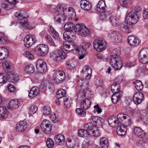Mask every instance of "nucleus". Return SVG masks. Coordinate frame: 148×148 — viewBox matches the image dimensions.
I'll return each mask as SVG.
<instances>
[{
    "mask_svg": "<svg viewBox=\"0 0 148 148\" xmlns=\"http://www.w3.org/2000/svg\"><path fill=\"white\" fill-rule=\"evenodd\" d=\"M55 140L57 144L61 145L65 142L64 136L61 134H59L56 136L55 138Z\"/></svg>",
    "mask_w": 148,
    "mask_h": 148,
    "instance_id": "bb28decb",
    "label": "nucleus"
},
{
    "mask_svg": "<svg viewBox=\"0 0 148 148\" xmlns=\"http://www.w3.org/2000/svg\"><path fill=\"white\" fill-rule=\"evenodd\" d=\"M42 112L43 115L48 116L51 114V111L50 108L47 106L44 107Z\"/></svg>",
    "mask_w": 148,
    "mask_h": 148,
    "instance_id": "8fccbe9b",
    "label": "nucleus"
},
{
    "mask_svg": "<svg viewBox=\"0 0 148 148\" xmlns=\"http://www.w3.org/2000/svg\"><path fill=\"white\" fill-rule=\"evenodd\" d=\"M78 135L79 137H84L86 139H88L90 136L89 132H88L85 129H82L78 130Z\"/></svg>",
    "mask_w": 148,
    "mask_h": 148,
    "instance_id": "473e14b6",
    "label": "nucleus"
},
{
    "mask_svg": "<svg viewBox=\"0 0 148 148\" xmlns=\"http://www.w3.org/2000/svg\"><path fill=\"white\" fill-rule=\"evenodd\" d=\"M74 30L78 35L82 36H86L89 34V31L88 28L82 25H77Z\"/></svg>",
    "mask_w": 148,
    "mask_h": 148,
    "instance_id": "1a4fd4ad",
    "label": "nucleus"
},
{
    "mask_svg": "<svg viewBox=\"0 0 148 148\" xmlns=\"http://www.w3.org/2000/svg\"><path fill=\"white\" fill-rule=\"evenodd\" d=\"M128 43L132 46H134L139 43V41L137 38L134 36H129L127 39Z\"/></svg>",
    "mask_w": 148,
    "mask_h": 148,
    "instance_id": "cd10ccee",
    "label": "nucleus"
},
{
    "mask_svg": "<svg viewBox=\"0 0 148 148\" xmlns=\"http://www.w3.org/2000/svg\"><path fill=\"white\" fill-rule=\"evenodd\" d=\"M83 77L86 79H89L92 75V69L87 65L84 66L81 72Z\"/></svg>",
    "mask_w": 148,
    "mask_h": 148,
    "instance_id": "f8f14e48",
    "label": "nucleus"
},
{
    "mask_svg": "<svg viewBox=\"0 0 148 148\" xmlns=\"http://www.w3.org/2000/svg\"><path fill=\"white\" fill-rule=\"evenodd\" d=\"M39 92L38 88L36 87H34L30 89L29 97L31 99L34 98L38 95Z\"/></svg>",
    "mask_w": 148,
    "mask_h": 148,
    "instance_id": "b1692460",
    "label": "nucleus"
},
{
    "mask_svg": "<svg viewBox=\"0 0 148 148\" xmlns=\"http://www.w3.org/2000/svg\"><path fill=\"white\" fill-rule=\"evenodd\" d=\"M16 16L20 21L21 25L23 27H26L28 25L26 18L23 16L21 12L18 11L16 13Z\"/></svg>",
    "mask_w": 148,
    "mask_h": 148,
    "instance_id": "2eb2a0df",
    "label": "nucleus"
},
{
    "mask_svg": "<svg viewBox=\"0 0 148 148\" xmlns=\"http://www.w3.org/2000/svg\"><path fill=\"white\" fill-rule=\"evenodd\" d=\"M139 55L148 57V48H145L142 49L140 51Z\"/></svg>",
    "mask_w": 148,
    "mask_h": 148,
    "instance_id": "338daca9",
    "label": "nucleus"
},
{
    "mask_svg": "<svg viewBox=\"0 0 148 148\" xmlns=\"http://www.w3.org/2000/svg\"><path fill=\"white\" fill-rule=\"evenodd\" d=\"M124 110L127 114L122 113H119L117 115V118L120 123L124 124L125 126H127L131 123L130 116L132 115V112L129 106L126 107Z\"/></svg>",
    "mask_w": 148,
    "mask_h": 148,
    "instance_id": "f03ea898",
    "label": "nucleus"
},
{
    "mask_svg": "<svg viewBox=\"0 0 148 148\" xmlns=\"http://www.w3.org/2000/svg\"><path fill=\"white\" fill-rule=\"evenodd\" d=\"M8 80V77L5 74L2 73H0V85H3Z\"/></svg>",
    "mask_w": 148,
    "mask_h": 148,
    "instance_id": "ea45409f",
    "label": "nucleus"
},
{
    "mask_svg": "<svg viewBox=\"0 0 148 148\" xmlns=\"http://www.w3.org/2000/svg\"><path fill=\"white\" fill-rule=\"evenodd\" d=\"M63 47L65 50L69 51L74 49L75 45L72 42L69 41L64 43Z\"/></svg>",
    "mask_w": 148,
    "mask_h": 148,
    "instance_id": "5701e85b",
    "label": "nucleus"
},
{
    "mask_svg": "<svg viewBox=\"0 0 148 148\" xmlns=\"http://www.w3.org/2000/svg\"><path fill=\"white\" fill-rule=\"evenodd\" d=\"M66 57V53L62 50L55 51L51 54L52 58L57 62H60L62 60L64 59Z\"/></svg>",
    "mask_w": 148,
    "mask_h": 148,
    "instance_id": "6e6552de",
    "label": "nucleus"
},
{
    "mask_svg": "<svg viewBox=\"0 0 148 148\" xmlns=\"http://www.w3.org/2000/svg\"><path fill=\"white\" fill-rule=\"evenodd\" d=\"M120 29L121 32L126 34L130 33V31L127 26L125 23L121 24L120 26Z\"/></svg>",
    "mask_w": 148,
    "mask_h": 148,
    "instance_id": "79ce46f5",
    "label": "nucleus"
},
{
    "mask_svg": "<svg viewBox=\"0 0 148 148\" xmlns=\"http://www.w3.org/2000/svg\"><path fill=\"white\" fill-rule=\"evenodd\" d=\"M36 42V38L34 35H27L24 39L25 46L27 47H30L33 43Z\"/></svg>",
    "mask_w": 148,
    "mask_h": 148,
    "instance_id": "9d476101",
    "label": "nucleus"
},
{
    "mask_svg": "<svg viewBox=\"0 0 148 148\" xmlns=\"http://www.w3.org/2000/svg\"><path fill=\"white\" fill-rule=\"evenodd\" d=\"M27 127V123L25 121H21L17 124L16 126V130L18 132H22L25 130Z\"/></svg>",
    "mask_w": 148,
    "mask_h": 148,
    "instance_id": "aec40b11",
    "label": "nucleus"
},
{
    "mask_svg": "<svg viewBox=\"0 0 148 148\" xmlns=\"http://www.w3.org/2000/svg\"><path fill=\"white\" fill-rule=\"evenodd\" d=\"M69 39L70 41L72 42L75 40L76 39L75 34L73 32H69Z\"/></svg>",
    "mask_w": 148,
    "mask_h": 148,
    "instance_id": "13d9d810",
    "label": "nucleus"
},
{
    "mask_svg": "<svg viewBox=\"0 0 148 148\" xmlns=\"http://www.w3.org/2000/svg\"><path fill=\"white\" fill-rule=\"evenodd\" d=\"M124 124L120 123L116 129L117 134L120 136L125 135L126 132V129Z\"/></svg>",
    "mask_w": 148,
    "mask_h": 148,
    "instance_id": "412c9836",
    "label": "nucleus"
},
{
    "mask_svg": "<svg viewBox=\"0 0 148 148\" xmlns=\"http://www.w3.org/2000/svg\"><path fill=\"white\" fill-rule=\"evenodd\" d=\"M46 143V145L48 148H52L54 146L53 141L51 138H47Z\"/></svg>",
    "mask_w": 148,
    "mask_h": 148,
    "instance_id": "6e6d98bb",
    "label": "nucleus"
},
{
    "mask_svg": "<svg viewBox=\"0 0 148 148\" xmlns=\"http://www.w3.org/2000/svg\"><path fill=\"white\" fill-rule=\"evenodd\" d=\"M65 13L64 16H69L71 18H73L76 16L75 12H74L71 8H66L65 9Z\"/></svg>",
    "mask_w": 148,
    "mask_h": 148,
    "instance_id": "393cba45",
    "label": "nucleus"
},
{
    "mask_svg": "<svg viewBox=\"0 0 148 148\" xmlns=\"http://www.w3.org/2000/svg\"><path fill=\"white\" fill-rule=\"evenodd\" d=\"M90 141L88 140H85L83 142L82 145V148H88L90 145Z\"/></svg>",
    "mask_w": 148,
    "mask_h": 148,
    "instance_id": "774afa93",
    "label": "nucleus"
},
{
    "mask_svg": "<svg viewBox=\"0 0 148 148\" xmlns=\"http://www.w3.org/2000/svg\"><path fill=\"white\" fill-rule=\"evenodd\" d=\"M64 16L62 14H58L55 17V20L57 22L60 23L61 20L64 18Z\"/></svg>",
    "mask_w": 148,
    "mask_h": 148,
    "instance_id": "69168bd1",
    "label": "nucleus"
},
{
    "mask_svg": "<svg viewBox=\"0 0 148 148\" xmlns=\"http://www.w3.org/2000/svg\"><path fill=\"white\" fill-rule=\"evenodd\" d=\"M95 127L96 126H95L92 123L90 122L85 124L84 129L87 131L89 133L90 136L91 132L93 130Z\"/></svg>",
    "mask_w": 148,
    "mask_h": 148,
    "instance_id": "e433bc0d",
    "label": "nucleus"
},
{
    "mask_svg": "<svg viewBox=\"0 0 148 148\" xmlns=\"http://www.w3.org/2000/svg\"><path fill=\"white\" fill-rule=\"evenodd\" d=\"M51 33L53 37L55 39H58L59 36L58 33L51 26L49 27Z\"/></svg>",
    "mask_w": 148,
    "mask_h": 148,
    "instance_id": "09e8293b",
    "label": "nucleus"
},
{
    "mask_svg": "<svg viewBox=\"0 0 148 148\" xmlns=\"http://www.w3.org/2000/svg\"><path fill=\"white\" fill-rule=\"evenodd\" d=\"M8 55V51L6 48L0 47V60H2L7 57Z\"/></svg>",
    "mask_w": 148,
    "mask_h": 148,
    "instance_id": "7c9ffc66",
    "label": "nucleus"
},
{
    "mask_svg": "<svg viewBox=\"0 0 148 148\" xmlns=\"http://www.w3.org/2000/svg\"><path fill=\"white\" fill-rule=\"evenodd\" d=\"M136 88L138 91L141 90L143 88V85L141 81L139 80H136L134 83Z\"/></svg>",
    "mask_w": 148,
    "mask_h": 148,
    "instance_id": "c03bdc74",
    "label": "nucleus"
},
{
    "mask_svg": "<svg viewBox=\"0 0 148 148\" xmlns=\"http://www.w3.org/2000/svg\"><path fill=\"white\" fill-rule=\"evenodd\" d=\"M37 110V107L35 105H33L31 107L29 113L31 114H34L36 113Z\"/></svg>",
    "mask_w": 148,
    "mask_h": 148,
    "instance_id": "0e129e2a",
    "label": "nucleus"
},
{
    "mask_svg": "<svg viewBox=\"0 0 148 148\" xmlns=\"http://www.w3.org/2000/svg\"><path fill=\"white\" fill-rule=\"evenodd\" d=\"M89 121L95 126L99 127L102 126L103 119L97 116H92L89 119Z\"/></svg>",
    "mask_w": 148,
    "mask_h": 148,
    "instance_id": "ddd939ff",
    "label": "nucleus"
},
{
    "mask_svg": "<svg viewBox=\"0 0 148 148\" xmlns=\"http://www.w3.org/2000/svg\"><path fill=\"white\" fill-rule=\"evenodd\" d=\"M120 50L116 49L112 51L110 53V63L116 70L120 69L122 66V62L120 57Z\"/></svg>",
    "mask_w": 148,
    "mask_h": 148,
    "instance_id": "f257e3e1",
    "label": "nucleus"
},
{
    "mask_svg": "<svg viewBox=\"0 0 148 148\" xmlns=\"http://www.w3.org/2000/svg\"><path fill=\"white\" fill-rule=\"evenodd\" d=\"M100 145L101 148H108L109 146L108 140L105 137H102L100 138Z\"/></svg>",
    "mask_w": 148,
    "mask_h": 148,
    "instance_id": "f704fd0d",
    "label": "nucleus"
},
{
    "mask_svg": "<svg viewBox=\"0 0 148 148\" xmlns=\"http://www.w3.org/2000/svg\"><path fill=\"white\" fill-rule=\"evenodd\" d=\"M110 38L111 39L114 40L117 42H120L121 40L119 33L117 31L113 32L111 33Z\"/></svg>",
    "mask_w": 148,
    "mask_h": 148,
    "instance_id": "2f4dec72",
    "label": "nucleus"
},
{
    "mask_svg": "<svg viewBox=\"0 0 148 148\" xmlns=\"http://www.w3.org/2000/svg\"><path fill=\"white\" fill-rule=\"evenodd\" d=\"M65 94V90L62 89H60L57 92L56 97L58 99H60L64 97Z\"/></svg>",
    "mask_w": 148,
    "mask_h": 148,
    "instance_id": "49530a36",
    "label": "nucleus"
},
{
    "mask_svg": "<svg viewBox=\"0 0 148 148\" xmlns=\"http://www.w3.org/2000/svg\"><path fill=\"white\" fill-rule=\"evenodd\" d=\"M75 27L74 24L71 22H68L64 25V28L66 31L70 32L73 31Z\"/></svg>",
    "mask_w": 148,
    "mask_h": 148,
    "instance_id": "4c0bfd02",
    "label": "nucleus"
},
{
    "mask_svg": "<svg viewBox=\"0 0 148 148\" xmlns=\"http://www.w3.org/2000/svg\"><path fill=\"white\" fill-rule=\"evenodd\" d=\"M121 92L116 93L114 94L112 96L111 100L114 104H116L121 96Z\"/></svg>",
    "mask_w": 148,
    "mask_h": 148,
    "instance_id": "c9c22d12",
    "label": "nucleus"
},
{
    "mask_svg": "<svg viewBox=\"0 0 148 148\" xmlns=\"http://www.w3.org/2000/svg\"><path fill=\"white\" fill-rule=\"evenodd\" d=\"M75 61H70L67 62L66 64L67 68L70 69H73L75 67Z\"/></svg>",
    "mask_w": 148,
    "mask_h": 148,
    "instance_id": "de8ad7c7",
    "label": "nucleus"
},
{
    "mask_svg": "<svg viewBox=\"0 0 148 148\" xmlns=\"http://www.w3.org/2000/svg\"><path fill=\"white\" fill-rule=\"evenodd\" d=\"M80 6L81 9L86 11H88L92 8L91 3L86 0H82L80 2Z\"/></svg>",
    "mask_w": 148,
    "mask_h": 148,
    "instance_id": "a211bd4d",
    "label": "nucleus"
},
{
    "mask_svg": "<svg viewBox=\"0 0 148 148\" xmlns=\"http://www.w3.org/2000/svg\"><path fill=\"white\" fill-rule=\"evenodd\" d=\"M45 38L47 41V42L50 45H51L54 46H56L53 40L50 36L48 35H46L45 37Z\"/></svg>",
    "mask_w": 148,
    "mask_h": 148,
    "instance_id": "4d7b16f0",
    "label": "nucleus"
},
{
    "mask_svg": "<svg viewBox=\"0 0 148 148\" xmlns=\"http://www.w3.org/2000/svg\"><path fill=\"white\" fill-rule=\"evenodd\" d=\"M93 46L95 51L100 52L106 49V43L105 40L102 39H97L94 42Z\"/></svg>",
    "mask_w": 148,
    "mask_h": 148,
    "instance_id": "39448f33",
    "label": "nucleus"
},
{
    "mask_svg": "<svg viewBox=\"0 0 148 148\" xmlns=\"http://www.w3.org/2000/svg\"><path fill=\"white\" fill-rule=\"evenodd\" d=\"M106 6L105 1L101 0L99 1L97 6V9L98 11L101 13H104L106 12Z\"/></svg>",
    "mask_w": 148,
    "mask_h": 148,
    "instance_id": "6ab92c4d",
    "label": "nucleus"
},
{
    "mask_svg": "<svg viewBox=\"0 0 148 148\" xmlns=\"http://www.w3.org/2000/svg\"><path fill=\"white\" fill-rule=\"evenodd\" d=\"M141 119L144 123L148 124V113H143L141 117Z\"/></svg>",
    "mask_w": 148,
    "mask_h": 148,
    "instance_id": "bf43d9fd",
    "label": "nucleus"
},
{
    "mask_svg": "<svg viewBox=\"0 0 148 148\" xmlns=\"http://www.w3.org/2000/svg\"><path fill=\"white\" fill-rule=\"evenodd\" d=\"M91 104L90 101L86 98L83 99L80 103L81 107L85 110L88 109L90 107Z\"/></svg>",
    "mask_w": 148,
    "mask_h": 148,
    "instance_id": "c85d7f7f",
    "label": "nucleus"
},
{
    "mask_svg": "<svg viewBox=\"0 0 148 148\" xmlns=\"http://www.w3.org/2000/svg\"><path fill=\"white\" fill-rule=\"evenodd\" d=\"M76 113L78 115L83 117H84L86 115V113L82 109L78 108L75 110Z\"/></svg>",
    "mask_w": 148,
    "mask_h": 148,
    "instance_id": "680f3d73",
    "label": "nucleus"
},
{
    "mask_svg": "<svg viewBox=\"0 0 148 148\" xmlns=\"http://www.w3.org/2000/svg\"><path fill=\"white\" fill-rule=\"evenodd\" d=\"M134 133L136 136L140 138H143L145 134L143 130L139 127H135L134 130Z\"/></svg>",
    "mask_w": 148,
    "mask_h": 148,
    "instance_id": "c756f323",
    "label": "nucleus"
},
{
    "mask_svg": "<svg viewBox=\"0 0 148 148\" xmlns=\"http://www.w3.org/2000/svg\"><path fill=\"white\" fill-rule=\"evenodd\" d=\"M41 127L42 130L45 133L47 134H50L52 130V125L48 123V121L45 120L43 121L41 123Z\"/></svg>",
    "mask_w": 148,
    "mask_h": 148,
    "instance_id": "9b49d317",
    "label": "nucleus"
},
{
    "mask_svg": "<svg viewBox=\"0 0 148 148\" xmlns=\"http://www.w3.org/2000/svg\"><path fill=\"white\" fill-rule=\"evenodd\" d=\"M65 77V73L62 70H59L53 71V79L57 84L62 83L64 81Z\"/></svg>",
    "mask_w": 148,
    "mask_h": 148,
    "instance_id": "20e7f679",
    "label": "nucleus"
},
{
    "mask_svg": "<svg viewBox=\"0 0 148 148\" xmlns=\"http://www.w3.org/2000/svg\"><path fill=\"white\" fill-rule=\"evenodd\" d=\"M138 20V17L136 12H131L128 14L125 18L127 24L131 25L136 23Z\"/></svg>",
    "mask_w": 148,
    "mask_h": 148,
    "instance_id": "0eeeda50",
    "label": "nucleus"
},
{
    "mask_svg": "<svg viewBox=\"0 0 148 148\" xmlns=\"http://www.w3.org/2000/svg\"><path fill=\"white\" fill-rule=\"evenodd\" d=\"M36 67L40 72H46L47 70V65L45 62L41 59L38 60L36 63Z\"/></svg>",
    "mask_w": 148,
    "mask_h": 148,
    "instance_id": "f3484780",
    "label": "nucleus"
},
{
    "mask_svg": "<svg viewBox=\"0 0 148 148\" xmlns=\"http://www.w3.org/2000/svg\"><path fill=\"white\" fill-rule=\"evenodd\" d=\"M78 84L81 87V89L77 94L78 98H84L86 96V95L90 92V91L88 90V83L87 81L80 80L79 81Z\"/></svg>",
    "mask_w": 148,
    "mask_h": 148,
    "instance_id": "7ed1b4c3",
    "label": "nucleus"
},
{
    "mask_svg": "<svg viewBox=\"0 0 148 148\" xmlns=\"http://www.w3.org/2000/svg\"><path fill=\"white\" fill-rule=\"evenodd\" d=\"M57 7L56 11L57 12H60L62 13L63 12V15L65 14V9L66 8L65 5L64 4H59Z\"/></svg>",
    "mask_w": 148,
    "mask_h": 148,
    "instance_id": "37998d69",
    "label": "nucleus"
},
{
    "mask_svg": "<svg viewBox=\"0 0 148 148\" xmlns=\"http://www.w3.org/2000/svg\"><path fill=\"white\" fill-rule=\"evenodd\" d=\"M138 58L140 62L143 64H147L148 62V57L139 55Z\"/></svg>",
    "mask_w": 148,
    "mask_h": 148,
    "instance_id": "3c124183",
    "label": "nucleus"
},
{
    "mask_svg": "<svg viewBox=\"0 0 148 148\" xmlns=\"http://www.w3.org/2000/svg\"><path fill=\"white\" fill-rule=\"evenodd\" d=\"M2 65L3 69L5 71L7 72L10 69V63L9 61L4 62L3 63Z\"/></svg>",
    "mask_w": 148,
    "mask_h": 148,
    "instance_id": "a18cd8bd",
    "label": "nucleus"
},
{
    "mask_svg": "<svg viewBox=\"0 0 148 148\" xmlns=\"http://www.w3.org/2000/svg\"><path fill=\"white\" fill-rule=\"evenodd\" d=\"M108 123L110 125L112 128L118 126L120 123L117 118L113 116L110 118L108 120Z\"/></svg>",
    "mask_w": 148,
    "mask_h": 148,
    "instance_id": "4be33fe9",
    "label": "nucleus"
},
{
    "mask_svg": "<svg viewBox=\"0 0 148 148\" xmlns=\"http://www.w3.org/2000/svg\"><path fill=\"white\" fill-rule=\"evenodd\" d=\"M1 7L6 10H9L12 8L14 6L13 5L8 3L7 2H3L1 5Z\"/></svg>",
    "mask_w": 148,
    "mask_h": 148,
    "instance_id": "5fc2aeb1",
    "label": "nucleus"
},
{
    "mask_svg": "<svg viewBox=\"0 0 148 148\" xmlns=\"http://www.w3.org/2000/svg\"><path fill=\"white\" fill-rule=\"evenodd\" d=\"M109 20L113 26L116 27L120 24V21L119 18L114 16H112L110 17Z\"/></svg>",
    "mask_w": 148,
    "mask_h": 148,
    "instance_id": "72a5a7b5",
    "label": "nucleus"
},
{
    "mask_svg": "<svg viewBox=\"0 0 148 148\" xmlns=\"http://www.w3.org/2000/svg\"><path fill=\"white\" fill-rule=\"evenodd\" d=\"M50 118L53 122L54 123L56 122L58 120V114L56 113H53L50 115Z\"/></svg>",
    "mask_w": 148,
    "mask_h": 148,
    "instance_id": "052dcab7",
    "label": "nucleus"
},
{
    "mask_svg": "<svg viewBox=\"0 0 148 148\" xmlns=\"http://www.w3.org/2000/svg\"><path fill=\"white\" fill-rule=\"evenodd\" d=\"M34 67L32 65H28L25 66L24 71L27 73H33L34 71Z\"/></svg>",
    "mask_w": 148,
    "mask_h": 148,
    "instance_id": "603ef678",
    "label": "nucleus"
},
{
    "mask_svg": "<svg viewBox=\"0 0 148 148\" xmlns=\"http://www.w3.org/2000/svg\"><path fill=\"white\" fill-rule=\"evenodd\" d=\"M76 53L79 55V59H83L86 54V51L85 49L82 47H78L76 49Z\"/></svg>",
    "mask_w": 148,
    "mask_h": 148,
    "instance_id": "a878e982",
    "label": "nucleus"
},
{
    "mask_svg": "<svg viewBox=\"0 0 148 148\" xmlns=\"http://www.w3.org/2000/svg\"><path fill=\"white\" fill-rule=\"evenodd\" d=\"M111 88V90L113 92H115V93H116L121 92L119 90L120 89V85L116 84H115L114 82L113 84L112 85Z\"/></svg>",
    "mask_w": 148,
    "mask_h": 148,
    "instance_id": "a19ab883",
    "label": "nucleus"
},
{
    "mask_svg": "<svg viewBox=\"0 0 148 148\" xmlns=\"http://www.w3.org/2000/svg\"><path fill=\"white\" fill-rule=\"evenodd\" d=\"M123 80V78L121 76H117L114 80V82L115 84H117L119 85L121 83Z\"/></svg>",
    "mask_w": 148,
    "mask_h": 148,
    "instance_id": "e2e57ef3",
    "label": "nucleus"
},
{
    "mask_svg": "<svg viewBox=\"0 0 148 148\" xmlns=\"http://www.w3.org/2000/svg\"><path fill=\"white\" fill-rule=\"evenodd\" d=\"M36 54L40 56H46L48 53L49 49L47 45L40 44L36 47L35 50Z\"/></svg>",
    "mask_w": 148,
    "mask_h": 148,
    "instance_id": "423d86ee",
    "label": "nucleus"
},
{
    "mask_svg": "<svg viewBox=\"0 0 148 148\" xmlns=\"http://www.w3.org/2000/svg\"><path fill=\"white\" fill-rule=\"evenodd\" d=\"M20 104V101L17 99H12L9 102L7 106L8 109L14 110L17 109Z\"/></svg>",
    "mask_w": 148,
    "mask_h": 148,
    "instance_id": "4468645a",
    "label": "nucleus"
},
{
    "mask_svg": "<svg viewBox=\"0 0 148 148\" xmlns=\"http://www.w3.org/2000/svg\"><path fill=\"white\" fill-rule=\"evenodd\" d=\"M144 95L141 92L135 93L133 96V101L136 105L140 103L143 100Z\"/></svg>",
    "mask_w": 148,
    "mask_h": 148,
    "instance_id": "dca6fc26",
    "label": "nucleus"
},
{
    "mask_svg": "<svg viewBox=\"0 0 148 148\" xmlns=\"http://www.w3.org/2000/svg\"><path fill=\"white\" fill-rule=\"evenodd\" d=\"M64 107L67 108H70L72 103V99L71 98L67 97H64Z\"/></svg>",
    "mask_w": 148,
    "mask_h": 148,
    "instance_id": "58836bf2",
    "label": "nucleus"
},
{
    "mask_svg": "<svg viewBox=\"0 0 148 148\" xmlns=\"http://www.w3.org/2000/svg\"><path fill=\"white\" fill-rule=\"evenodd\" d=\"M97 127H95L93 130L91 131L90 135L95 136H99L100 134V132L98 128Z\"/></svg>",
    "mask_w": 148,
    "mask_h": 148,
    "instance_id": "864d4df0",
    "label": "nucleus"
}]
</instances>
